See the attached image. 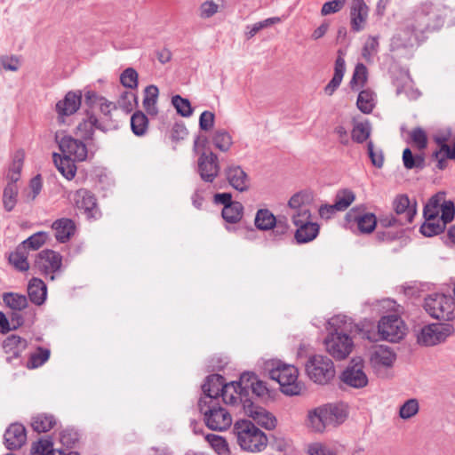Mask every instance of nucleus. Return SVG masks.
Wrapping results in <instances>:
<instances>
[{
	"label": "nucleus",
	"instance_id": "obj_1",
	"mask_svg": "<svg viewBox=\"0 0 455 455\" xmlns=\"http://www.w3.org/2000/svg\"><path fill=\"white\" fill-rule=\"evenodd\" d=\"M444 10L431 1L419 3L407 19L400 31L391 41L392 50L413 45V41H421L427 34L439 31L444 25Z\"/></svg>",
	"mask_w": 455,
	"mask_h": 455
},
{
	"label": "nucleus",
	"instance_id": "obj_2",
	"mask_svg": "<svg viewBox=\"0 0 455 455\" xmlns=\"http://www.w3.org/2000/svg\"><path fill=\"white\" fill-rule=\"evenodd\" d=\"M348 320L346 315H336L329 321L333 331L325 338L324 345L327 352L337 360L347 358L354 347L351 337L345 333L347 331Z\"/></svg>",
	"mask_w": 455,
	"mask_h": 455
},
{
	"label": "nucleus",
	"instance_id": "obj_3",
	"mask_svg": "<svg viewBox=\"0 0 455 455\" xmlns=\"http://www.w3.org/2000/svg\"><path fill=\"white\" fill-rule=\"evenodd\" d=\"M347 419L342 405L324 404L308 411L307 427L315 433H323L330 427H336Z\"/></svg>",
	"mask_w": 455,
	"mask_h": 455
},
{
	"label": "nucleus",
	"instance_id": "obj_4",
	"mask_svg": "<svg viewBox=\"0 0 455 455\" xmlns=\"http://www.w3.org/2000/svg\"><path fill=\"white\" fill-rule=\"evenodd\" d=\"M233 432L237 443L243 451L259 452L267 445V435L250 420L236 421Z\"/></svg>",
	"mask_w": 455,
	"mask_h": 455
},
{
	"label": "nucleus",
	"instance_id": "obj_5",
	"mask_svg": "<svg viewBox=\"0 0 455 455\" xmlns=\"http://www.w3.org/2000/svg\"><path fill=\"white\" fill-rule=\"evenodd\" d=\"M268 374L271 379L279 383L281 391L287 395H297L301 392V386L298 382V369L291 364L281 361L273 362Z\"/></svg>",
	"mask_w": 455,
	"mask_h": 455
},
{
	"label": "nucleus",
	"instance_id": "obj_6",
	"mask_svg": "<svg viewBox=\"0 0 455 455\" xmlns=\"http://www.w3.org/2000/svg\"><path fill=\"white\" fill-rule=\"evenodd\" d=\"M423 307L433 318L442 321L455 319V299L443 293H433L424 299Z\"/></svg>",
	"mask_w": 455,
	"mask_h": 455
},
{
	"label": "nucleus",
	"instance_id": "obj_7",
	"mask_svg": "<svg viewBox=\"0 0 455 455\" xmlns=\"http://www.w3.org/2000/svg\"><path fill=\"white\" fill-rule=\"evenodd\" d=\"M306 372L315 383L324 385L335 376V369L332 361L322 355L309 356L305 364Z\"/></svg>",
	"mask_w": 455,
	"mask_h": 455
},
{
	"label": "nucleus",
	"instance_id": "obj_8",
	"mask_svg": "<svg viewBox=\"0 0 455 455\" xmlns=\"http://www.w3.org/2000/svg\"><path fill=\"white\" fill-rule=\"evenodd\" d=\"M200 412L204 415L206 426L215 431L228 429L232 424V417L227 409L220 403L208 404V406H198Z\"/></svg>",
	"mask_w": 455,
	"mask_h": 455
},
{
	"label": "nucleus",
	"instance_id": "obj_9",
	"mask_svg": "<svg viewBox=\"0 0 455 455\" xmlns=\"http://www.w3.org/2000/svg\"><path fill=\"white\" fill-rule=\"evenodd\" d=\"M453 333L454 327L451 324L430 323L421 328L417 340L420 345L431 347L445 341Z\"/></svg>",
	"mask_w": 455,
	"mask_h": 455
},
{
	"label": "nucleus",
	"instance_id": "obj_10",
	"mask_svg": "<svg viewBox=\"0 0 455 455\" xmlns=\"http://www.w3.org/2000/svg\"><path fill=\"white\" fill-rule=\"evenodd\" d=\"M407 327L402 318L396 315L382 316L378 323V332L382 339L398 342L406 335Z\"/></svg>",
	"mask_w": 455,
	"mask_h": 455
},
{
	"label": "nucleus",
	"instance_id": "obj_11",
	"mask_svg": "<svg viewBox=\"0 0 455 455\" xmlns=\"http://www.w3.org/2000/svg\"><path fill=\"white\" fill-rule=\"evenodd\" d=\"M69 199L76 209L86 215L88 219H97L100 211L95 196L85 188H80L69 195Z\"/></svg>",
	"mask_w": 455,
	"mask_h": 455
},
{
	"label": "nucleus",
	"instance_id": "obj_12",
	"mask_svg": "<svg viewBox=\"0 0 455 455\" xmlns=\"http://www.w3.org/2000/svg\"><path fill=\"white\" fill-rule=\"evenodd\" d=\"M243 386L240 385V380L226 384L221 388V397L226 404L244 412L245 401L249 403L252 401L251 397H247V393L243 388Z\"/></svg>",
	"mask_w": 455,
	"mask_h": 455
},
{
	"label": "nucleus",
	"instance_id": "obj_13",
	"mask_svg": "<svg viewBox=\"0 0 455 455\" xmlns=\"http://www.w3.org/2000/svg\"><path fill=\"white\" fill-rule=\"evenodd\" d=\"M313 201L314 195L310 191L302 190L295 193L288 201L291 219L296 220L299 217L306 218L312 216L310 206Z\"/></svg>",
	"mask_w": 455,
	"mask_h": 455
},
{
	"label": "nucleus",
	"instance_id": "obj_14",
	"mask_svg": "<svg viewBox=\"0 0 455 455\" xmlns=\"http://www.w3.org/2000/svg\"><path fill=\"white\" fill-rule=\"evenodd\" d=\"M226 384L224 378L219 374L209 375L202 386L203 395L198 401V406H208V404L219 403V396L221 395V388Z\"/></svg>",
	"mask_w": 455,
	"mask_h": 455
},
{
	"label": "nucleus",
	"instance_id": "obj_15",
	"mask_svg": "<svg viewBox=\"0 0 455 455\" xmlns=\"http://www.w3.org/2000/svg\"><path fill=\"white\" fill-rule=\"evenodd\" d=\"M342 382L354 388H362L368 384L362 359H353L340 376Z\"/></svg>",
	"mask_w": 455,
	"mask_h": 455
},
{
	"label": "nucleus",
	"instance_id": "obj_16",
	"mask_svg": "<svg viewBox=\"0 0 455 455\" xmlns=\"http://www.w3.org/2000/svg\"><path fill=\"white\" fill-rule=\"evenodd\" d=\"M62 264V256L52 250L41 251L35 260V267L44 275H51V280L54 279L53 273L59 271Z\"/></svg>",
	"mask_w": 455,
	"mask_h": 455
},
{
	"label": "nucleus",
	"instance_id": "obj_17",
	"mask_svg": "<svg viewBox=\"0 0 455 455\" xmlns=\"http://www.w3.org/2000/svg\"><path fill=\"white\" fill-rule=\"evenodd\" d=\"M220 167L216 154L203 153L198 158L197 172L204 182L212 183L219 175Z\"/></svg>",
	"mask_w": 455,
	"mask_h": 455
},
{
	"label": "nucleus",
	"instance_id": "obj_18",
	"mask_svg": "<svg viewBox=\"0 0 455 455\" xmlns=\"http://www.w3.org/2000/svg\"><path fill=\"white\" fill-rule=\"evenodd\" d=\"M297 228L294 238L298 243H306L313 241L319 234L320 227L316 222L311 220V216L291 220Z\"/></svg>",
	"mask_w": 455,
	"mask_h": 455
},
{
	"label": "nucleus",
	"instance_id": "obj_19",
	"mask_svg": "<svg viewBox=\"0 0 455 455\" xmlns=\"http://www.w3.org/2000/svg\"><path fill=\"white\" fill-rule=\"evenodd\" d=\"M59 147L64 156L77 161H84L87 157V147L78 139L71 136H64L59 141Z\"/></svg>",
	"mask_w": 455,
	"mask_h": 455
},
{
	"label": "nucleus",
	"instance_id": "obj_20",
	"mask_svg": "<svg viewBox=\"0 0 455 455\" xmlns=\"http://www.w3.org/2000/svg\"><path fill=\"white\" fill-rule=\"evenodd\" d=\"M82 95L80 92H68L63 100L56 103L55 110L58 114V122L65 123V117L75 114L81 106Z\"/></svg>",
	"mask_w": 455,
	"mask_h": 455
},
{
	"label": "nucleus",
	"instance_id": "obj_21",
	"mask_svg": "<svg viewBox=\"0 0 455 455\" xmlns=\"http://www.w3.org/2000/svg\"><path fill=\"white\" fill-rule=\"evenodd\" d=\"M243 413L266 429L271 430L276 426L275 417L263 407L256 405L253 402L249 403L245 401Z\"/></svg>",
	"mask_w": 455,
	"mask_h": 455
},
{
	"label": "nucleus",
	"instance_id": "obj_22",
	"mask_svg": "<svg viewBox=\"0 0 455 455\" xmlns=\"http://www.w3.org/2000/svg\"><path fill=\"white\" fill-rule=\"evenodd\" d=\"M347 221H354L362 234H371L374 231L378 220L371 212H358L357 209H351L346 215Z\"/></svg>",
	"mask_w": 455,
	"mask_h": 455
},
{
	"label": "nucleus",
	"instance_id": "obj_23",
	"mask_svg": "<svg viewBox=\"0 0 455 455\" xmlns=\"http://www.w3.org/2000/svg\"><path fill=\"white\" fill-rule=\"evenodd\" d=\"M369 15V7L364 0H352L350 5V25L354 32L362 31Z\"/></svg>",
	"mask_w": 455,
	"mask_h": 455
},
{
	"label": "nucleus",
	"instance_id": "obj_24",
	"mask_svg": "<svg viewBox=\"0 0 455 455\" xmlns=\"http://www.w3.org/2000/svg\"><path fill=\"white\" fill-rule=\"evenodd\" d=\"M4 438V445L8 450H18L21 448L27 441L26 428L20 423L11 424L5 430Z\"/></svg>",
	"mask_w": 455,
	"mask_h": 455
},
{
	"label": "nucleus",
	"instance_id": "obj_25",
	"mask_svg": "<svg viewBox=\"0 0 455 455\" xmlns=\"http://www.w3.org/2000/svg\"><path fill=\"white\" fill-rule=\"evenodd\" d=\"M224 172L227 180L233 188L240 192L249 189L250 179L241 166L235 164L228 165Z\"/></svg>",
	"mask_w": 455,
	"mask_h": 455
},
{
	"label": "nucleus",
	"instance_id": "obj_26",
	"mask_svg": "<svg viewBox=\"0 0 455 455\" xmlns=\"http://www.w3.org/2000/svg\"><path fill=\"white\" fill-rule=\"evenodd\" d=\"M240 385H243V388L250 397L252 393L257 397L265 398L268 396V388L264 381L257 379L256 375L251 372H244L240 376Z\"/></svg>",
	"mask_w": 455,
	"mask_h": 455
},
{
	"label": "nucleus",
	"instance_id": "obj_27",
	"mask_svg": "<svg viewBox=\"0 0 455 455\" xmlns=\"http://www.w3.org/2000/svg\"><path fill=\"white\" fill-rule=\"evenodd\" d=\"M87 119L79 123L76 126L75 134L84 140H89L92 139L94 129H98L103 132L108 130L106 124H103L93 114H87Z\"/></svg>",
	"mask_w": 455,
	"mask_h": 455
},
{
	"label": "nucleus",
	"instance_id": "obj_28",
	"mask_svg": "<svg viewBox=\"0 0 455 455\" xmlns=\"http://www.w3.org/2000/svg\"><path fill=\"white\" fill-rule=\"evenodd\" d=\"M393 207L395 214L399 218H402L406 224L411 223L413 220L417 212L416 202L411 204L410 199L406 195L397 196L393 202Z\"/></svg>",
	"mask_w": 455,
	"mask_h": 455
},
{
	"label": "nucleus",
	"instance_id": "obj_29",
	"mask_svg": "<svg viewBox=\"0 0 455 455\" xmlns=\"http://www.w3.org/2000/svg\"><path fill=\"white\" fill-rule=\"evenodd\" d=\"M52 228L54 230L56 240L65 243L75 235L76 227L71 219L61 218L52 223Z\"/></svg>",
	"mask_w": 455,
	"mask_h": 455
},
{
	"label": "nucleus",
	"instance_id": "obj_30",
	"mask_svg": "<svg viewBox=\"0 0 455 455\" xmlns=\"http://www.w3.org/2000/svg\"><path fill=\"white\" fill-rule=\"evenodd\" d=\"M85 100L99 106L100 111L103 116V119L100 122L109 128L110 124L107 123L111 120V112L116 108V104L103 97H98L92 91H89L85 93Z\"/></svg>",
	"mask_w": 455,
	"mask_h": 455
},
{
	"label": "nucleus",
	"instance_id": "obj_31",
	"mask_svg": "<svg viewBox=\"0 0 455 455\" xmlns=\"http://www.w3.org/2000/svg\"><path fill=\"white\" fill-rule=\"evenodd\" d=\"M371 363L373 366L390 367L395 361V354L389 347L378 346L371 352Z\"/></svg>",
	"mask_w": 455,
	"mask_h": 455
},
{
	"label": "nucleus",
	"instance_id": "obj_32",
	"mask_svg": "<svg viewBox=\"0 0 455 455\" xmlns=\"http://www.w3.org/2000/svg\"><path fill=\"white\" fill-rule=\"evenodd\" d=\"M338 54L339 55L335 61L333 77L324 87V92L330 96L332 95L333 92L340 85L343 76H344V74H345V70H346V64H345V60L343 58L342 51L339 50L338 52Z\"/></svg>",
	"mask_w": 455,
	"mask_h": 455
},
{
	"label": "nucleus",
	"instance_id": "obj_33",
	"mask_svg": "<svg viewBox=\"0 0 455 455\" xmlns=\"http://www.w3.org/2000/svg\"><path fill=\"white\" fill-rule=\"evenodd\" d=\"M28 294L32 303L41 306L47 297V287L44 282L39 278L33 277L28 284Z\"/></svg>",
	"mask_w": 455,
	"mask_h": 455
},
{
	"label": "nucleus",
	"instance_id": "obj_34",
	"mask_svg": "<svg viewBox=\"0 0 455 455\" xmlns=\"http://www.w3.org/2000/svg\"><path fill=\"white\" fill-rule=\"evenodd\" d=\"M52 158L57 169L66 179L72 180L75 177L76 172L75 160L57 153H53Z\"/></svg>",
	"mask_w": 455,
	"mask_h": 455
},
{
	"label": "nucleus",
	"instance_id": "obj_35",
	"mask_svg": "<svg viewBox=\"0 0 455 455\" xmlns=\"http://www.w3.org/2000/svg\"><path fill=\"white\" fill-rule=\"evenodd\" d=\"M158 95L159 90L156 85H148L144 90L143 108L149 116H156L158 114Z\"/></svg>",
	"mask_w": 455,
	"mask_h": 455
},
{
	"label": "nucleus",
	"instance_id": "obj_36",
	"mask_svg": "<svg viewBox=\"0 0 455 455\" xmlns=\"http://www.w3.org/2000/svg\"><path fill=\"white\" fill-rule=\"evenodd\" d=\"M57 424V419L52 414L39 413L32 418L31 427L37 433H46Z\"/></svg>",
	"mask_w": 455,
	"mask_h": 455
},
{
	"label": "nucleus",
	"instance_id": "obj_37",
	"mask_svg": "<svg viewBox=\"0 0 455 455\" xmlns=\"http://www.w3.org/2000/svg\"><path fill=\"white\" fill-rule=\"evenodd\" d=\"M254 224L259 230L268 231L276 224V217L268 209H259L256 212Z\"/></svg>",
	"mask_w": 455,
	"mask_h": 455
},
{
	"label": "nucleus",
	"instance_id": "obj_38",
	"mask_svg": "<svg viewBox=\"0 0 455 455\" xmlns=\"http://www.w3.org/2000/svg\"><path fill=\"white\" fill-rule=\"evenodd\" d=\"M27 345L28 342L25 339L12 334L4 339L3 347L6 353L18 357L26 349Z\"/></svg>",
	"mask_w": 455,
	"mask_h": 455
},
{
	"label": "nucleus",
	"instance_id": "obj_39",
	"mask_svg": "<svg viewBox=\"0 0 455 455\" xmlns=\"http://www.w3.org/2000/svg\"><path fill=\"white\" fill-rule=\"evenodd\" d=\"M243 206L240 202L235 201L229 205L223 207L221 215L222 218L228 223H237L243 217Z\"/></svg>",
	"mask_w": 455,
	"mask_h": 455
},
{
	"label": "nucleus",
	"instance_id": "obj_40",
	"mask_svg": "<svg viewBox=\"0 0 455 455\" xmlns=\"http://www.w3.org/2000/svg\"><path fill=\"white\" fill-rule=\"evenodd\" d=\"M9 262L19 271H27L29 268L28 254L22 246L19 245L16 250L10 253Z\"/></svg>",
	"mask_w": 455,
	"mask_h": 455
},
{
	"label": "nucleus",
	"instance_id": "obj_41",
	"mask_svg": "<svg viewBox=\"0 0 455 455\" xmlns=\"http://www.w3.org/2000/svg\"><path fill=\"white\" fill-rule=\"evenodd\" d=\"M371 133V125L369 121L358 122L354 124L351 131V138L356 143H363L368 140Z\"/></svg>",
	"mask_w": 455,
	"mask_h": 455
},
{
	"label": "nucleus",
	"instance_id": "obj_42",
	"mask_svg": "<svg viewBox=\"0 0 455 455\" xmlns=\"http://www.w3.org/2000/svg\"><path fill=\"white\" fill-rule=\"evenodd\" d=\"M425 222L420 227V232L427 237H431L441 234L444 229L445 226L438 218L432 220L427 216H424Z\"/></svg>",
	"mask_w": 455,
	"mask_h": 455
},
{
	"label": "nucleus",
	"instance_id": "obj_43",
	"mask_svg": "<svg viewBox=\"0 0 455 455\" xmlns=\"http://www.w3.org/2000/svg\"><path fill=\"white\" fill-rule=\"evenodd\" d=\"M445 194L444 193H437L433 196L427 204L425 205L423 210V215L427 216L434 220L435 218H438L439 212L444 201Z\"/></svg>",
	"mask_w": 455,
	"mask_h": 455
},
{
	"label": "nucleus",
	"instance_id": "obj_44",
	"mask_svg": "<svg viewBox=\"0 0 455 455\" xmlns=\"http://www.w3.org/2000/svg\"><path fill=\"white\" fill-rule=\"evenodd\" d=\"M4 304L12 310L20 311L25 309L28 305V299L25 295L7 292L3 295Z\"/></svg>",
	"mask_w": 455,
	"mask_h": 455
},
{
	"label": "nucleus",
	"instance_id": "obj_45",
	"mask_svg": "<svg viewBox=\"0 0 455 455\" xmlns=\"http://www.w3.org/2000/svg\"><path fill=\"white\" fill-rule=\"evenodd\" d=\"M403 163L406 169H423L425 166V156L423 154L413 155L407 148L403 152Z\"/></svg>",
	"mask_w": 455,
	"mask_h": 455
},
{
	"label": "nucleus",
	"instance_id": "obj_46",
	"mask_svg": "<svg viewBox=\"0 0 455 455\" xmlns=\"http://www.w3.org/2000/svg\"><path fill=\"white\" fill-rule=\"evenodd\" d=\"M131 127L135 135H144L148 127V119L147 116L141 111L135 112L131 117Z\"/></svg>",
	"mask_w": 455,
	"mask_h": 455
},
{
	"label": "nucleus",
	"instance_id": "obj_47",
	"mask_svg": "<svg viewBox=\"0 0 455 455\" xmlns=\"http://www.w3.org/2000/svg\"><path fill=\"white\" fill-rule=\"evenodd\" d=\"M356 105L363 113L370 114L375 107L374 93L370 90L360 92Z\"/></svg>",
	"mask_w": 455,
	"mask_h": 455
},
{
	"label": "nucleus",
	"instance_id": "obj_48",
	"mask_svg": "<svg viewBox=\"0 0 455 455\" xmlns=\"http://www.w3.org/2000/svg\"><path fill=\"white\" fill-rule=\"evenodd\" d=\"M355 195L350 189L339 190L335 196V207L338 211L342 212L347 210L350 204L355 201Z\"/></svg>",
	"mask_w": 455,
	"mask_h": 455
},
{
	"label": "nucleus",
	"instance_id": "obj_49",
	"mask_svg": "<svg viewBox=\"0 0 455 455\" xmlns=\"http://www.w3.org/2000/svg\"><path fill=\"white\" fill-rule=\"evenodd\" d=\"M18 188L15 183L9 182L3 194L4 207L7 212H11L17 203Z\"/></svg>",
	"mask_w": 455,
	"mask_h": 455
},
{
	"label": "nucleus",
	"instance_id": "obj_50",
	"mask_svg": "<svg viewBox=\"0 0 455 455\" xmlns=\"http://www.w3.org/2000/svg\"><path fill=\"white\" fill-rule=\"evenodd\" d=\"M214 146L222 152L229 150L233 144L231 135L225 130H217L212 137Z\"/></svg>",
	"mask_w": 455,
	"mask_h": 455
},
{
	"label": "nucleus",
	"instance_id": "obj_51",
	"mask_svg": "<svg viewBox=\"0 0 455 455\" xmlns=\"http://www.w3.org/2000/svg\"><path fill=\"white\" fill-rule=\"evenodd\" d=\"M48 238V234L44 231L37 232L25 241H23L20 245L23 247L26 251L27 249L38 250L41 246L44 244Z\"/></svg>",
	"mask_w": 455,
	"mask_h": 455
},
{
	"label": "nucleus",
	"instance_id": "obj_52",
	"mask_svg": "<svg viewBox=\"0 0 455 455\" xmlns=\"http://www.w3.org/2000/svg\"><path fill=\"white\" fill-rule=\"evenodd\" d=\"M50 354L49 349L39 347L35 353L31 354L28 361V367L35 369L42 366L48 361Z\"/></svg>",
	"mask_w": 455,
	"mask_h": 455
},
{
	"label": "nucleus",
	"instance_id": "obj_53",
	"mask_svg": "<svg viewBox=\"0 0 455 455\" xmlns=\"http://www.w3.org/2000/svg\"><path fill=\"white\" fill-rule=\"evenodd\" d=\"M172 104L181 116L189 117L193 114V108L188 99L175 95L172 98Z\"/></svg>",
	"mask_w": 455,
	"mask_h": 455
},
{
	"label": "nucleus",
	"instance_id": "obj_54",
	"mask_svg": "<svg viewBox=\"0 0 455 455\" xmlns=\"http://www.w3.org/2000/svg\"><path fill=\"white\" fill-rule=\"evenodd\" d=\"M367 80V68L362 64L358 63L354 70L353 76L350 80V86L353 90H358L363 86Z\"/></svg>",
	"mask_w": 455,
	"mask_h": 455
},
{
	"label": "nucleus",
	"instance_id": "obj_55",
	"mask_svg": "<svg viewBox=\"0 0 455 455\" xmlns=\"http://www.w3.org/2000/svg\"><path fill=\"white\" fill-rule=\"evenodd\" d=\"M220 0H207L203 2L198 9V15L201 19H209L214 16L219 12Z\"/></svg>",
	"mask_w": 455,
	"mask_h": 455
},
{
	"label": "nucleus",
	"instance_id": "obj_56",
	"mask_svg": "<svg viewBox=\"0 0 455 455\" xmlns=\"http://www.w3.org/2000/svg\"><path fill=\"white\" fill-rule=\"evenodd\" d=\"M419 402L415 398L407 400L399 410V416L403 419H409L419 412Z\"/></svg>",
	"mask_w": 455,
	"mask_h": 455
},
{
	"label": "nucleus",
	"instance_id": "obj_57",
	"mask_svg": "<svg viewBox=\"0 0 455 455\" xmlns=\"http://www.w3.org/2000/svg\"><path fill=\"white\" fill-rule=\"evenodd\" d=\"M60 442L67 448L73 447L79 440L78 432L72 428L67 427L60 432Z\"/></svg>",
	"mask_w": 455,
	"mask_h": 455
},
{
	"label": "nucleus",
	"instance_id": "obj_58",
	"mask_svg": "<svg viewBox=\"0 0 455 455\" xmlns=\"http://www.w3.org/2000/svg\"><path fill=\"white\" fill-rule=\"evenodd\" d=\"M207 439L211 446L219 455H229L228 444L223 437L216 435H209Z\"/></svg>",
	"mask_w": 455,
	"mask_h": 455
},
{
	"label": "nucleus",
	"instance_id": "obj_59",
	"mask_svg": "<svg viewBox=\"0 0 455 455\" xmlns=\"http://www.w3.org/2000/svg\"><path fill=\"white\" fill-rule=\"evenodd\" d=\"M23 164V155L18 153L13 161L12 164L9 169L7 179L9 180V182L16 183V181L19 180L20 176V171L22 168Z\"/></svg>",
	"mask_w": 455,
	"mask_h": 455
},
{
	"label": "nucleus",
	"instance_id": "obj_60",
	"mask_svg": "<svg viewBox=\"0 0 455 455\" xmlns=\"http://www.w3.org/2000/svg\"><path fill=\"white\" fill-rule=\"evenodd\" d=\"M121 84L130 89L137 88L138 86V73L132 68H127L120 76Z\"/></svg>",
	"mask_w": 455,
	"mask_h": 455
},
{
	"label": "nucleus",
	"instance_id": "obj_61",
	"mask_svg": "<svg viewBox=\"0 0 455 455\" xmlns=\"http://www.w3.org/2000/svg\"><path fill=\"white\" fill-rule=\"evenodd\" d=\"M135 101L136 95L132 92H124L117 100V105L124 111L129 113L133 109Z\"/></svg>",
	"mask_w": 455,
	"mask_h": 455
},
{
	"label": "nucleus",
	"instance_id": "obj_62",
	"mask_svg": "<svg viewBox=\"0 0 455 455\" xmlns=\"http://www.w3.org/2000/svg\"><path fill=\"white\" fill-rule=\"evenodd\" d=\"M410 137L411 139V141L419 150H422L427 148V137L425 131L422 128L417 127L413 129L410 133Z\"/></svg>",
	"mask_w": 455,
	"mask_h": 455
},
{
	"label": "nucleus",
	"instance_id": "obj_63",
	"mask_svg": "<svg viewBox=\"0 0 455 455\" xmlns=\"http://www.w3.org/2000/svg\"><path fill=\"white\" fill-rule=\"evenodd\" d=\"M367 151L371 164L377 168H381L384 164V156L382 150H376L374 148L373 142L369 140L367 142Z\"/></svg>",
	"mask_w": 455,
	"mask_h": 455
},
{
	"label": "nucleus",
	"instance_id": "obj_64",
	"mask_svg": "<svg viewBox=\"0 0 455 455\" xmlns=\"http://www.w3.org/2000/svg\"><path fill=\"white\" fill-rule=\"evenodd\" d=\"M50 451H53L52 443L50 440L40 439L32 444L31 455H48Z\"/></svg>",
	"mask_w": 455,
	"mask_h": 455
}]
</instances>
